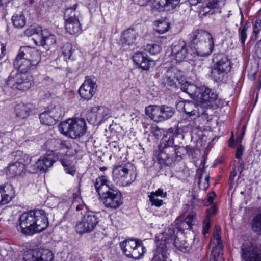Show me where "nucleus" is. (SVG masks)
Here are the masks:
<instances>
[{"label": "nucleus", "mask_w": 261, "mask_h": 261, "mask_svg": "<svg viewBox=\"0 0 261 261\" xmlns=\"http://www.w3.org/2000/svg\"><path fill=\"white\" fill-rule=\"evenodd\" d=\"M225 0H210V7L215 8L224 6Z\"/></svg>", "instance_id": "nucleus-57"}, {"label": "nucleus", "mask_w": 261, "mask_h": 261, "mask_svg": "<svg viewBox=\"0 0 261 261\" xmlns=\"http://www.w3.org/2000/svg\"><path fill=\"white\" fill-rule=\"evenodd\" d=\"M45 149L49 151V153H55L54 152L66 149V154L67 155L72 156L76 153V149L69 142L59 139H51L47 140L44 144Z\"/></svg>", "instance_id": "nucleus-12"}, {"label": "nucleus", "mask_w": 261, "mask_h": 261, "mask_svg": "<svg viewBox=\"0 0 261 261\" xmlns=\"http://www.w3.org/2000/svg\"><path fill=\"white\" fill-rule=\"evenodd\" d=\"M145 113L155 122H163L171 118L175 113L174 108L166 105H150L145 109Z\"/></svg>", "instance_id": "nucleus-7"}, {"label": "nucleus", "mask_w": 261, "mask_h": 261, "mask_svg": "<svg viewBox=\"0 0 261 261\" xmlns=\"http://www.w3.org/2000/svg\"><path fill=\"white\" fill-rule=\"evenodd\" d=\"M93 110L96 113L100 124L110 116L111 110L107 107L96 106L93 107Z\"/></svg>", "instance_id": "nucleus-35"}, {"label": "nucleus", "mask_w": 261, "mask_h": 261, "mask_svg": "<svg viewBox=\"0 0 261 261\" xmlns=\"http://www.w3.org/2000/svg\"><path fill=\"white\" fill-rule=\"evenodd\" d=\"M14 26L16 28H22L25 25L26 20L23 14H15L12 17Z\"/></svg>", "instance_id": "nucleus-42"}, {"label": "nucleus", "mask_w": 261, "mask_h": 261, "mask_svg": "<svg viewBox=\"0 0 261 261\" xmlns=\"http://www.w3.org/2000/svg\"><path fill=\"white\" fill-rule=\"evenodd\" d=\"M77 7V4H75L72 7L67 8L65 10L64 15L65 22L79 19L76 14Z\"/></svg>", "instance_id": "nucleus-41"}, {"label": "nucleus", "mask_w": 261, "mask_h": 261, "mask_svg": "<svg viewBox=\"0 0 261 261\" xmlns=\"http://www.w3.org/2000/svg\"><path fill=\"white\" fill-rule=\"evenodd\" d=\"M241 253L244 261H261L260 247L249 241L243 243Z\"/></svg>", "instance_id": "nucleus-13"}, {"label": "nucleus", "mask_w": 261, "mask_h": 261, "mask_svg": "<svg viewBox=\"0 0 261 261\" xmlns=\"http://www.w3.org/2000/svg\"><path fill=\"white\" fill-rule=\"evenodd\" d=\"M253 29L259 30V31H260V30H261V20L256 19L255 21Z\"/></svg>", "instance_id": "nucleus-64"}, {"label": "nucleus", "mask_w": 261, "mask_h": 261, "mask_svg": "<svg viewBox=\"0 0 261 261\" xmlns=\"http://www.w3.org/2000/svg\"><path fill=\"white\" fill-rule=\"evenodd\" d=\"M197 101L200 102L203 108H217L220 104L217 93L207 86H200V92L197 96Z\"/></svg>", "instance_id": "nucleus-10"}, {"label": "nucleus", "mask_w": 261, "mask_h": 261, "mask_svg": "<svg viewBox=\"0 0 261 261\" xmlns=\"http://www.w3.org/2000/svg\"><path fill=\"white\" fill-rule=\"evenodd\" d=\"M39 118L41 123L46 125H53L56 123V120L49 110L44 111L41 113L39 116Z\"/></svg>", "instance_id": "nucleus-38"}, {"label": "nucleus", "mask_w": 261, "mask_h": 261, "mask_svg": "<svg viewBox=\"0 0 261 261\" xmlns=\"http://www.w3.org/2000/svg\"><path fill=\"white\" fill-rule=\"evenodd\" d=\"M214 46V42L212 37L211 39H207L193 46V54L200 57L207 56L213 51Z\"/></svg>", "instance_id": "nucleus-21"}, {"label": "nucleus", "mask_w": 261, "mask_h": 261, "mask_svg": "<svg viewBox=\"0 0 261 261\" xmlns=\"http://www.w3.org/2000/svg\"><path fill=\"white\" fill-rule=\"evenodd\" d=\"M73 52L72 45L71 43H67L62 47V54L66 59H71Z\"/></svg>", "instance_id": "nucleus-47"}, {"label": "nucleus", "mask_w": 261, "mask_h": 261, "mask_svg": "<svg viewBox=\"0 0 261 261\" xmlns=\"http://www.w3.org/2000/svg\"><path fill=\"white\" fill-rule=\"evenodd\" d=\"M177 106L182 109L189 116H196L195 118L196 121H201L200 123H203L208 121V110L201 105H196L192 101H180Z\"/></svg>", "instance_id": "nucleus-6"}, {"label": "nucleus", "mask_w": 261, "mask_h": 261, "mask_svg": "<svg viewBox=\"0 0 261 261\" xmlns=\"http://www.w3.org/2000/svg\"><path fill=\"white\" fill-rule=\"evenodd\" d=\"M0 193L15 195V191L12 185L10 184L7 183L0 186Z\"/></svg>", "instance_id": "nucleus-48"}, {"label": "nucleus", "mask_w": 261, "mask_h": 261, "mask_svg": "<svg viewBox=\"0 0 261 261\" xmlns=\"http://www.w3.org/2000/svg\"><path fill=\"white\" fill-rule=\"evenodd\" d=\"M213 66L222 70L226 73L231 70V63L227 55L223 53L215 55L213 59Z\"/></svg>", "instance_id": "nucleus-22"}, {"label": "nucleus", "mask_w": 261, "mask_h": 261, "mask_svg": "<svg viewBox=\"0 0 261 261\" xmlns=\"http://www.w3.org/2000/svg\"><path fill=\"white\" fill-rule=\"evenodd\" d=\"M47 214L43 210H33L21 214L16 225L17 230L26 236L42 232L48 226Z\"/></svg>", "instance_id": "nucleus-1"}, {"label": "nucleus", "mask_w": 261, "mask_h": 261, "mask_svg": "<svg viewBox=\"0 0 261 261\" xmlns=\"http://www.w3.org/2000/svg\"><path fill=\"white\" fill-rule=\"evenodd\" d=\"M134 63L143 70H148L155 66V62L151 59L145 52H137L133 56Z\"/></svg>", "instance_id": "nucleus-19"}, {"label": "nucleus", "mask_w": 261, "mask_h": 261, "mask_svg": "<svg viewBox=\"0 0 261 261\" xmlns=\"http://www.w3.org/2000/svg\"><path fill=\"white\" fill-rule=\"evenodd\" d=\"M87 119L89 122L93 125H98L100 124L99 120H98L96 113L93 110V107H92L90 111L87 113Z\"/></svg>", "instance_id": "nucleus-45"}, {"label": "nucleus", "mask_w": 261, "mask_h": 261, "mask_svg": "<svg viewBox=\"0 0 261 261\" xmlns=\"http://www.w3.org/2000/svg\"><path fill=\"white\" fill-rule=\"evenodd\" d=\"M103 203L107 207L116 209L122 203L121 192L114 186L109 188V190L102 191Z\"/></svg>", "instance_id": "nucleus-14"}, {"label": "nucleus", "mask_w": 261, "mask_h": 261, "mask_svg": "<svg viewBox=\"0 0 261 261\" xmlns=\"http://www.w3.org/2000/svg\"><path fill=\"white\" fill-rule=\"evenodd\" d=\"M137 36V33L133 29H128L124 31L119 40L122 47L130 46L134 43Z\"/></svg>", "instance_id": "nucleus-28"}, {"label": "nucleus", "mask_w": 261, "mask_h": 261, "mask_svg": "<svg viewBox=\"0 0 261 261\" xmlns=\"http://www.w3.org/2000/svg\"><path fill=\"white\" fill-rule=\"evenodd\" d=\"M149 198L152 205L160 207L163 204V201L162 200H160L156 197H153L152 195H149Z\"/></svg>", "instance_id": "nucleus-56"}, {"label": "nucleus", "mask_w": 261, "mask_h": 261, "mask_svg": "<svg viewBox=\"0 0 261 261\" xmlns=\"http://www.w3.org/2000/svg\"><path fill=\"white\" fill-rule=\"evenodd\" d=\"M258 213L252 218L250 226L251 230L258 236H261V206L258 208Z\"/></svg>", "instance_id": "nucleus-34"}, {"label": "nucleus", "mask_w": 261, "mask_h": 261, "mask_svg": "<svg viewBox=\"0 0 261 261\" xmlns=\"http://www.w3.org/2000/svg\"><path fill=\"white\" fill-rule=\"evenodd\" d=\"M15 112L17 117L24 119L29 116L31 109L27 105L18 104L15 107Z\"/></svg>", "instance_id": "nucleus-39"}, {"label": "nucleus", "mask_w": 261, "mask_h": 261, "mask_svg": "<svg viewBox=\"0 0 261 261\" xmlns=\"http://www.w3.org/2000/svg\"><path fill=\"white\" fill-rule=\"evenodd\" d=\"M197 222L196 214L195 212H190L181 223V227L185 229H191L192 226Z\"/></svg>", "instance_id": "nucleus-37"}, {"label": "nucleus", "mask_w": 261, "mask_h": 261, "mask_svg": "<svg viewBox=\"0 0 261 261\" xmlns=\"http://www.w3.org/2000/svg\"><path fill=\"white\" fill-rule=\"evenodd\" d=\"M189 36L190 41L192 47L201 42L211 39L212 37L209 32L201 29L192 31Z\"/></svg>", "instance_id": "nucleus-26"}, {"label": "nucleus", "mask_w": 261, "mask_h": 261, "mask_svg": "<svg viewBox=\"0 0 261 261\" xmlns=\"http://www.w3.org/2000/svg\"><path fill=\"white\" fill-rule=\"evenodd\" d=\"M20 55H23L24 58L31 61L33 65L36 66L41 60L40 53L30 46H22L20 48Z\"/></svg>", "instance_id": "nucleus-24"}, {"label": "nucleus", "mask_w": 261, "mask_h": 261, "mask_svg": "<svg viewBox=\"0 0 261 261\" xmlns=\"http://www.w3.org/2000/svg\"><path fill=\"white\" fill-rule=\"evenodd\" d=\"M225 74H226V73L214 66H213L211 69L210 77L214 82H219L223 79Z\"/></svg>", "instance_id": "nucleus-40"}, {"label": "nucleus", "mask_w": 261, "mask_h": 261, "mask_svg": "<svg viewBox=\"0 0 261 261\" xmlns=\"http://www.w3.org/2000/svg\"><path fill=\"white\" fill-rule=\"evenodd\" d=\"M163 146V148H159L158 160L160 164L166 166H172L176 162L180 161L187 152L188 146L184 147L173 145Z\"/></svg>", "instance_id": "nucleus-3"}, {"label": "nucleus", "mask_w": 261, "mask_h": 261, "mask_svg": "<svg viewBox=\"0 0 261 261\" xmlns=\"http://www.w3.org/2000/svg\"><path fill=\"white\" fill-rule=\"evenodd\" d=\"M216 195L214 193L212 192L210 193L207 195V201L205 202L204 204L206 206H208L213 203L214 198L215 197Z\"/></svg>", "instance_id": "nucleus-62"}, {"label": "nucleus", "mask_w": 261, "mask_h": 261, "mask_svg": "<svg viewBox=\"0 0 261 261\" xmlns=\"http://www.w3.org/2000/svg\"><path fill=\"white\" fill-rule=\"evenodd\" d=\"M198 185H199V188L203 190H206L208 188V187H209V182H208V181L205 182L204 181V182L203 183L201 174L199 176V180L198 182Z\"/></svg>", "instance_id": "nucleus-59"}, {"label": "nucleus", "mask_w": 261, "mask_h": 261, "mask_svg": "<svg viewBox=\"0 0 261 261\" xmlns=\"http://www.w3.org/2000/svg\"><path fill=\"white\" fill-rule=\"evenodd\" d=\"M120 246L126 256L135 259L140 258L145 252V248L135 240H126L120 242Z\"/></svg>", "instance_id": "nucleus-11"}, {"label": "nucleus", "mask_w": 261, "mask_h": 261, "mask_svg": "<svg viewBox=\"0 0 261 261\" xmlns=\"http://www.w3.org/2000/svg\"><path fill=\"white\" fill-rule=\"evenodd\" d=\"M97 89V85L94 78L86 77L79 89V93L83 99L89 100L94 95Z\"/></svg>", "instance_id": "nucleus-18"}, {"label": "nucleus", "mask_w": 261, "mask_h": 261, "mask_svg": "<svg viewBox=\"0 0 261 261\" xmlns=\"http://www.w3.org/2000/svg\"><path fill=\"white\" fill-rule=\"evenodd\" d=\"M109 147L110 150L114 154L119 156L120 155V152L121 151V148L120 147L118 143L116 141L110 142L109 144Z\"/></svg>", "instance_id": "nucleus-49"}, {"label": "nucleus", "mask_w": 261, "mask_h": 261, "mask_svg": "<svg viewBox=\"0 0 261 261\" xmlns=\"http://www.w3.org/2000/svg\"><path fill=\"white\" fill-rule=\"evenodd\" d=\"M217 212L216 206L213 205L211 208L207 209L206 210V215L210 216V218H211V216L212 215L215 214Z\"/></svg>", "instance_id": "nucleus-63"}, {"label": "nucleus", "mask_w": 261, "mask_h": 261, "mask_svg": "<svg viewBox=\"0 0 261 261\" xmlns=\"http://www.w3.org/2000/svg\"><path fill=\"white\" fill-rule=\"evenodd\" d=\"M155 7L159 9L170 11L179 7L181 0H155Z\"/></svg>", "instance_id": "nucleus-29"}, {"label": "nucleus", "mask_w": 261, "mask_h": 261, "mask_svg": "<svg viewBox=\"0 0 261 261\" xmlns=\"http://www.w3.org/2000/svg\"><path fill=\"white\" fill-rule=\"evenodd\" d=\"M7 84L12 88L25 91L32 86L33 81L32 77L27 73L16 70L10 73L7 80Z\"/></svg>", "instance_id": "nucleus-9"}, {"label": "nucleus", "mask_w": 261, "mask_h": 261, "mask_svg": "<svg viewBox=\"0 0 261 261\" xmlns=\"http://www.w3.org/2000/svg\"><path fill=\"white\" fill-rule=\"evenodd\" d=\"M46 164V163L44 160L43 156L40 158L35 163V165H32L30 164L27 165V171L32 173H36L38 170L45 171L48 169Z\"/></svg>", "instance_id": "nucleus-33"}, {"label": "nucleus", "mask_w": 261, "mask_h": 261, "mask_svg": "<svg viewBox=\"0 0 261 261\" xmlns=\"http://www.w3.org/2000/svg\"><path fill=\"white\" fill-rule=\"evenodd\" d=\"M53 254L47 249L29 250L24 253L23 261H53Z\"/></svg>", "instance_id": "nucleus-16"}, {"label": "nucleus", "mask_w": 261, "mask_h": 261, "mask_svg": "<svg viewBox=\"0 0 261 261\" xmlns=\"http://www.w3.org/2000/svg\"><path fill=\"white\" fill-rule=\"evenodd\" d=\"M61 133L71 138H76L83 136L87 129L85 120L75 118L61 122L59 125Z\"/></svg>", "instance_id": "nucleus-4"}, {"label": "nucleus", "mask_w": 261, "mask_h": 261, "mask_svg": "<svg viewBox=\"0 0 261 261\" xmlns=\"http://www.w3.org/2000/svg\"><path fill=\"white\" fill-rule=\"evenodd\" d=\"M255 54L258 58L261 59V39L255 45Z\"/></svg>", "instance_id": "nucleus-60"}, {"label": "nucleus", "mask_w": 261, "mask_h": 261, "mask_svg": "<svg viewBox=\"0 0 261 261\" xmlns=\"http://www.w3.org/2000/svg\"><path fill=\"white\" fill-rule=\"evenodd\" d=\"M27 164L25 165L20 162H16L10 164L7 167L6 172L7 175L9 178H15L21 176L23 172L24 169L27 171Z\"/></svg>", "instance_id": "nucleus-27"}, {"label": "nucleus", "mask_w": 261, "mask_h": 261, "mask_svg": "<svg viewBox=\"0 0 261 261\" xmlns=\"http://www.w3.org/2000/svg\"><path fill=\"white\" fill-rule=\"evenodd\" d=\"M14 196L15 195H9L0 193V204L4 205L7 204Z\"/></svg>", "instance_id": "nucleus-52"}, {"label": "nucleus", "mask_w": 261, "mask_h": 261, "mask_svg": "<svg viewBox=\"0 0 261 261\" xmlns=\"http://www.w3.org/2000/svg\"><path fill=\"white\" fill-rule=\"evenodd\" d=\"M65 27L67 32L70 34H79L81 32L79 19L65 22Z\"/></svg>", "instance_id": "nucleus-36"}, {"label": "nucleus", "mask_w": 261, "mask_h": 261, "mask_svg": "<svg viewBox=\"0 0 261 261\" xmlns=\"http://www.w3.org/2000/svg\"><path fill=\"white\" fill-rule=\"evenodd\" d=\"M150 195H152L153 197H154L158 196L165 197L166 196V193H164L163 189H159L156 191L151 192Z\"/></svg>", "instance_id": "nucleus-58"}, {"label": "nucleus", "mask_w": 261, "mask_h": 261, "mask_svg": "<svg viewBox=\"0 0 261 261\" xmlns=\"http://www.w3.org/2000/svg\"><path fill=\"white\" fill-rule=\"evenodd\" d=\"M49 111L56 121H58L59 119L62 118L64 115L63 109L60 106L55 107L53 109L50 110Z\"/></svg>", "instance_id": "nucleus-46"}, {"label": "nucleus", "mask_w": 261, "mask_h": 261, "mask_svg": "<svg viewBox=\"0 0 261 261\" xmlns=\"http://www.w3.org/2000/svg\"><path fill=\"white\" fill-rule=\"evenodd\" d=\"M183 75L182 72L175 67L169 68L163 79L162 83L167 88L174 87L176 82L179 80Z\"/></svg>", "instance_id": "nucleus-20"}, {"label": "nucleus", "mask_w": 261, "mask_h": 261, "mask_svg": "<svg viewBox=\"0 0 261 261\" xmlns=\"http://www.w3.org/2000/svg\"><path fill=\"white\" fill-rule=\"evenodd\" d=\"M211 223L210 216L206 215L205 218L203 221V231L202 233L204 236H205L208 232L209 229L210 228Z\"/></svg>", "instance_id": "nucleus-53"}, {"label": "nucleus", "mask_w": 261, "mask_h": 261, "mask_svg": "<svg viewBox=\"0 0 261 261\" xmlns=\"http://www.w3.org/2000/svg\"><path fill=\"white\" fill-rule=\"evenodd\" d=\"M191 54L190 50L184 40H179L172 45L171 55L177 62L189 60Z\"/></svg>", "instance_id": "nucleus-15"}, {"label": "nucleus", "mask_w": 261, "mask_h": 261, "mask_svg": "<svg viewBox=\"0 0 261 261\" xmlns=\"http://www.w3.org/2000/svg\"><path fill=\"white\" fill-rule=\"evenodd\" d=\"M180 132L177 126L170 128L166 133V135L164 137V138L162 139L159 148H163V146H168V145L171 146L174 145L175 138L178 137L180 135H181L182 138L184 137V136L180 134Z\"/></svg>", "instance_id": "nucleus-25"}, {"label": "nucleus", "mask_w": 261, "mask_h": 261, "mask_svg": "<svg viewBox=\"0 0 261 261\" xmlns=\"http://www.w3.org/2000/svg\"><path fill=\"white\" fill-rule=\"evenodd\" d=\"M33 39L37 45L43 46L46 50H48L56 42L55 36L47 30L34 34Z\"/></svg>", "instance_id": "nucleus-17"}, {"label": "nucleus", "mask_w": 261, "mask_h": 261, "mask_svg": "<svg viewBox=\"0 0 261 261\" xmlns=\"http://www.w3.org/2000/svg\"><path fill=\"white\" fill-rule=\"evenodd\" d=\"M180 89L182 91L189 95L191 98L197 101V96L200 92V87L189 82H185L181 85Z\"/></svg>", "instance_id": "nucleus-31"}, {"label": "nucleus", "mask_w": 261, "mask_h": 261, "mask_svg": "<svg viewBox=\"0 0 261 261\" xmlns=\"http://www.w3.org/2000/svg\"><path fill=\"white\" fill-rule=\"evenodd\" d=\"M31 61L24 58L23 55H20V49L16 56L13 63L14 66L21 71L22 73H25L30 70L34 69L36 66L32 64Z\"/></svg>", "instance_id": "nucleus-23"}, {"label": "nucleus", "mask_w": 261, "mask_h": 261, "mask_svg": "<svg viewBox=\"0 0 261 261\" xmlns=\"http://www.w3.org/2000/svg\"><path fill=\"white\" fill-rule=\"evenodd\" d=\"M44 160L46 163V166L49 168L53 166L54 163L59 158L58 153H47L43 156Z\"/></svg>", "instance_id": "nucleus-44"}, {"label": "nucleus", "mask_w": 261, "mask_h": 261, "mask_svg": "<svg viewBox=\"0 0 261 261\" xmlns=\"http://www.w3.org/2000/svg\"><path fill=\"white\" fill-rule=\"evenodd\" d=\"M244 149V147L242 145L239 144V145L237 148L236 152V158L237 159L241 158Z\"/></svg>", "instance_id": "nucleus-61"}, {"label": "nucleus", "mask_w": 261, "mask_h": 261, "mask_svg": "<svg viewBox=\"0 0 261 261\" xmlns=\"http://www.w3.org/2000/svg\"><path fill=\"white\" fill-rule=\"evenodd\" d=\"M99 222V218L96 213L87 212L77 222L75 230L79 234L90 233L95 229Z\"/></svg>", "instance_id": "nucleus-8"}, {"label": "nucleus", "mask_w": 261, "mask_h": 261, "mask_svg": "<svg viewBox=\"0 0 261 261\" xmlns=\"http://www.w3.org/2000/svg\"><path fill=\"white\" fill-rule=\"evenodd\" d=\"M145 50L152 55H155L160 53L161 47L159 45L156 44H147Z\"/></svg>", "instance_id": "nucleus-50"}, {"label": "nucleus", "mask_w": 261, "mask_h": 261, "mask_svg": "<svg viewBox=\"0 0 261 261\" xmlns=\"http://www.w3.org/2000/svg\"><path fill=\"white\" fill-rule=\"evenodd\" d=\"M151 133L156 138H159L162 134V130L156 125L153 124L150 126Z\"/></svg>", "instance_id": "nucleus-54"}, {"label": "nucleus", "mask_w": 261, "mask_h": 261, "mask_svg": "<svg viewBox=\"0 0 261 261\" xmlns=\"http://www.w3.org/2000/svg\"><path fill=\"white\" fill-rule=\"evenodd\" d=\"M177 127L183 133H190L198 129L199 126L196 124L195 121L184 120L178 122Z\"/></svg>", "instance_id": "nucleus-32"}, {"label": "nucleus", "mask_w": 261, "mask_h": 261, "mask_svg": "<svg viewBox=\"0 0 261 261\" xmlns=\"http://www.w3.org/2000/svg\"><path fill=\"white\" fill-rule=\"evenodd\" d=\"M248 29V27L246 25H245L242 29H239V38L241 41V44L243 45H244L246 39L247 37V30Z\"/></svg>", "instance_id": "nucleus-51"}, {"label": "nucleus", "mask_w": 261, "mask_h": 261, "mask_svg": "<svg viewBox=\"0 0 261 261\" xmlns=\"http://www.w3.org/2000/svg\"><path fill=\"white\" fill-rule=\"evenodd\" d=\"M169 28V24L167 22H162L158 24L156 31L160 34H163L167 31Z\"/></svg>", "instance_id": "nucleus-55"}, {"label": "nucleus", "mask_w": 261, "mask_h": 261, "mask_svg": "<svg viewBox=\"0 0 261 261\" xmlns=\"http://www.w3.org/2000/svg\"><path fill=\"white\" fill-rule=\"evenodd\" d=\"M61 164L65 168V172L73 176L75 173V167L72 165L71 162L65 159L60 160Z\"/></svg>", "instance_id": "nucleus-43"}, {"label": "nucleus", "mask_w": 261, "mask_h": 261, "mask_svg": "<svg viewBox=\"0 0 261 261\" xmlns=\"http://www.w3.org/2000/svg\"><path fill=\"white\" fill-rule=\"evenodd\" d=\"M113 174L114 179L117 182H119L123 186H127L133 182L137 175L135 168L130 163L115 167Z\"/></svg>", "instance_id": "nucleus-5"}, {"label": "nucleus", "mask_w": 261, "mask_h": 261, "mask_svg": "<svg viewBox=\"0 0 261 261\" xmlns=\"http://www.w3.org/2000/svg\"><path fill=\"white\" fill-rule=\"evenodd\" d=\"M94 186L96 192L99 195L102 194V191L109 190V188L114 187L106 176H101L97 178Z\"/></svg>", "instance_id": "nucleus-30"}, {"label": "nucleus", "mask_w": 261, "mask_h": 261, "mask_svg": "<svg viewBox=\"0 0 261 261\" xmlns=\"http://www.w3.org/2000/svg\"><path fill=\"white\" fill-rule=\"evenodd\" d=\"M176 230L171 227L165 230L163 233L156 236V248L153 251V261H169L168 259V248L171 243L179 250L184 248L179 243V239L177 238Z\"/></svg>", "instance_id": "nucleus-2"}]
</instances>
